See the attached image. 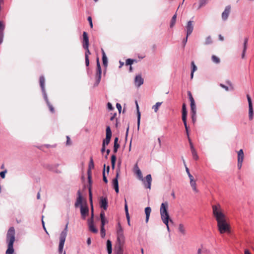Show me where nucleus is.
I'll return each mask as SVG.
<instances>
[{"mask_svg": "<svg viewBox=\"0 0 254 254\" xmlns=\"http://www.w3.org/2000/svg\"><path fill=\"white\" fill-rule=\"evenodd\" d=\"M190 110L191 113H196L195 101L190 102Z\"/></svg>", "mask_w": 254, "mask_h": 254, "instance_id": "nucleus-32", "label": "nucleus"}, {"mask_svg": "<svg viewBox=\"0 0 254 254\" xmlns=\"http://www.w3.org/2000/svg\"><path fill=\"white\" fill-rule=\"evenodd\" d=\"M7 172V171L5 170L3 171L0 172V176L1 178L3 179L5 178V174Z\"/></svg>", "mask_w": 254, "mask_h": 254, "instance_id": "nucleus-48", "label": "nucleus"}, {"mask_svg": "<svg viewBox=\"0 0 254 254\" xmlns=\"http://www.w3.org/2000/svg\"><path fill=\"white\" fill-rule=\"evenodd\" d=\"M87 20L88 21H89V24H90V26L91 28H92L93 27V23H92V18L90 16H89L87 18Z\"/></svg>", "mask_w": 254, "mask_h": 254, "instance_id": "nucleus-50", "label": "nucleus"}, {"mask_svg": "<svg viewBox=\"0 0 254 254\" xmlns=\"http://www.w3.org/2000/svg\"><path fill=\"white\" fill-rule=\"evenodd\" d=\"M248 42V38H245V40H244V44H243V53L242 54V58L243 59L244 58L245 56V53H246L247 48Z\"/></svg>", "mask_w": 254, "mask_h": 254, "instance_id": "nucleus-22", "label": "nucleus"}, {"mask_svg": "<svg viewBox=\"0 0 254 254\" xmlns=\"http://www.w3.org/2000/svg\"><path fill=\"white\" fill-rule=\"evenodd\" d=\"M107 249L108 254H111L112 252V243L109 240L107 241Z\"/></svg>", "mask_w": 254, "mask_h": 254, "instance_id": "nucleus-29", "label": "nucleus"}, {"mask_svg": "<svg viewBox=\"0 0 254 254\" xmlns=\"http://www.w3.org/2000/svg\"><path fill=\"white\" fill-rule=\"evenodd\" d=\"M101 73H102L101 68H97L96 75V83H95V85H96V86H97L100 82L101 78Z\"/></svg>", "mask_w": 254, "mask_h": 254, "instance_id": "nucleus-20", "label": "nucleus"}, {"mask_svg": "<svg viewBox=\"0 0 254 254\" xmlns=\"http://www.w3.org/2000/svg\"><path fill=\"white\" fill-rule=\"evenodd\" d=\"M212 61L215 64H219L220 63V59L219 58L215 55H213L211 57Z\"/></svg>", "mask_w": 254, "mask_h": 254, "instance_id": "nucleus-37", "label": "nucleus"}, {"mask_svg": "<svg viewBox=\"0 0 254 254\" xmlns=\"http://www.w3.org/2000/svg\"><path fill=\"white\" fill-rule=\"evenodd\" d=\"M15 240V231L13 227H11L7 231L6 236V243L7 245V249L5 254H13L14 250L13 244Z\"/></svg>", "mask_w": 254, "mask_h": 254, "instance_id": "nucleus-2", "label": "nucleus"}, {"mask_svg": "<svg viewBox=\"0 0 254 254\" xmlns=\"http://www.w3.org/2000/svg\"><path fill=\"white\" fill-rule=\"evenodd\" d=\"M143 82L144 80L142 78L141 75H137L135 76L134 79V84L136 87H140L142 84H143Z\"/></svg>", "mask_w": 254, "mask_h": 254, "instance_id": "nucleus-17", "label": "nucleus"}, {"mask_svg": "<svg viewBox=\"0 0 254 254\" xmlns=\"http://www.w3.org/2000/svg\"><path fill=\"white\" fill-rule=\"evenodd\" d=\"M3 33H0V45L2 43L3 41Z\"/></svg>", "mask_w": 254, "mask_h": 254, "instance_id": "nucleus-55", "label": "nucleus"}, {"mask_svg": "<svg viewBox=\"0 0 254 254\" xmlns=\"http://www.w3.org/2000/svg\"><path fill=\"white\" fill-rule=\"evenodd\" d=\"M186 30L187 37H189V36L192 33L193 30V25L192 21L190 20L187 22L186 26Z\"/></svg>", "mask_w": 254, "mask_h": 254, "instance_id": "nucleus-15", "label": "nucleus"}, {"mask_svg": "<svg viewBox=\"0 0 254 254\" xmlns=\"http://www.w3.org/2000/svg\"><path fill=\"white\" fill-rule=\"evenodd\" d=\"M212 213L217 222L218 229L220 234L230 233V226L226 221V217L220 204L212 206Z\"/></svg>", "mask_w": 254, "mask_h": 254, "instance_id": "nucleus-1", "label": "nucleus"}, {"mask_svg": "<svg viewBox=\"0 0 254 254\" xmlns=\"http://www.w3.org/2000/svg\"><path fill=\"white\" fill-rule=\"evenodd\" d=\"M116 161V156L115 155L113 154L111 156V164H112V167L113 169H114L115 168Z\"/></svg>", "mask_w": 254, "mask_h": 254, "instance_id": "nucleus-35", "label": "nucleus"}, {"mask_svg": "<svg viewBox=\"0 0 254 254\" xmlns=\"http://www.w3.org/2000/svg\"><path fill=\"white\" fill-rule=\"evenodd\" d=\"M67 226H68V223L66 224V225L65 227V228L61 232V233L60 234V243H59V252L60 254H62L63 251L64 244L66 237L67 236Z\"/></svg>", "mask_w": 254, "mask_h": 254, "instance_id": "nucleus-8", "label": "nucleus"}, {"mask_svg": "<svg viewBox=\"0 0 254 254\" xmlns=\"http://www.w3.org/2000/svg\"><path fill=\"white\" fill-rule=\"evenodd\" d=\"M91 243V240L90 238H88L87 240V244L88 245H90Z\"/></svg>", "mask_w": 254, "mask_h": 254, "instance_id": "nucleus-62", "label": "nucleus"}, {"mask_svg": "<svg viewBox=\"0 0 254 254\" xmlns=\"http://www.w3.org/2000/svg\"><path fill=\"white\" fill-rule=\"evenodd\" d=\"M116 107L118 109L119 112L120 113L121 112V110H122V106H121V104L119 103H117Z\"/></svg>", "mask_w": 254, "mask_h": 254, "instance_id": "nucleus-53", "label": "nucleus"}, {"mask_svg": "<svg viewBox=\"0 0 254 254\" xmlns=\"http://www.w3.org/2000/svg\"><path fill=\"white\" fill-rule=\"evenodd\" d=\"M188 95L190 102L194 101V99L191 94V92L190 91L188 92Z\"/></svg>", "mask_w": 254, "mask_h": 254, "instance_id": "nucleus-47", "label": "nucleus"}, {"mask_svg": "<svg viewBox=\"0 0 254 254\" xmlns=\"http://www.w3.org/2000/svg\"><path fill=\"white\" fill-rule=\"evenodd\" d=\"M244 157V152L241 149L238 152V162H243Z\"/></svg>", "mask_w": 254, "mask_h": 254, "instance_id": "nucleus-25", "label": "nucleus"}, {"mask_svg": "<svg viewBox=\"0 0 254 254\" xmlns=\"http://www.w3.org/2000/svg\"><path fill=\"white\" fill-rule=\"evenodd\" d=\"M107 107L109 110H112L113 109V107L112 104L109 102L107 104Z\"/></svg>", "mask_w": 254, "mask_h": 254, "instance_id": "nucleus-54", "label": "nucleus"}, {"mask_svg": "<svg viewBox=\"0 0 254 254\" xmlns=\"http://www.w3.org/2000/svg\"><path fill=\"white\" fill-rule=\"evenodd\" d=\"M94 167V165L93 160L92 158L91 157V158H90V162H89V166H88L89 168H88V170L87 171L88 179V182L89 183H91V170L92 169H93Z\"/></svg>", "mask_w": 254, "mask_h": 254, "instance_id": "nucleus-13", "label": "nucleus"}, {"mask_svg": "<svg viewBox=\"0 0 254 254\" xmlns=\"http://www.w3.org/2000/svg\"><path fill=\"white\" fill-rule=\"evenodd\" d=\"M190 148L191 151L195 150L192 142H190Z\"/></svg>", "mask_w": 254, "mask_h": 254, "instance_id": "nucleus-60", "label": "nucleus"}, {"mask_svg": "<svg viewBox=\"0 0 254 254\" xmlns=\"http://www.w3.org/2000/svg\"><path fill=\"white\" fill-rule=\"evenodd\" d=\"M105 218V214L104 211H102L100 213V219H103Z\"/></svg>", "mask_w": 254, "mask_h": 254, "instance_id": "nucleus-51", "label": "nucleus"}, {"mask_svg": "<svg viewBox=\"0 0 254 254\" xmlns=\"http://www.w3.org/2000/svg\"><path fill=\"white\" fill-rule=\"evenodd\" d=\"M136 62L135 60H132V59H128L126 61V64L127 65H131L133 63V62Z\"/></svg>", "mask_w": 254, "mask_h": 254, "instance_id": "nucleus-39", "label": "nucleus"}, {"mask_svg": "<svg viewBox=\"0 0 254 254\" xmlns=\"http://www.w3.org/2000/svg\"><path fill=\"white\" fill-rule=\"evenodd\" d=\"M118 177H119V173H117L116 177L115 179L113 180L112 181V186L115 190V191L117 193L119 192V183H118Z\"/></svg>", "mask_w": 254, "mask_h": 254, "instance_id": "nucleus-18", "label": "nucleus"}, {"mask_svg": "<svg viewBox=\"0 0 254 254\" xmlns=\"http://www.w3.org/2000/svg\"><path fill=\"white\" fill-rule=\"evenodd\" d=\"M243 162H238V167L239 169H240L242 166Z\"/></svg>", "mask_w": 254, "mask_h": 254, "instance_id": "nucleus-59", "label": "nucleus"}, {"mask_svg": "<svg viewBox=\"0 0 254 254\" xmlns=\"http://www.w3.org/2000/svg\"><path fill=\"white\" fill-rule=\"evenodd\" d=\"M106 235V231L104 227H101V236L102 238H104Z\"/></svg>", "mask_w": 254, "mask_h": 254, "instance_id": "nucleus-44", "label": "nucleus"}, {"mask_svg": "<svg viewBox=\"0 0 254 254\" xmlns=\"http://www.w3.org/2000/svg\"><path fill=\"white\" fill-rule=\"evenodd\" d=\"M190 185L194 191L196 192L198 191V190L196 189L195 181L194 180L190 181Z\"/></svg>", "mask_w": 254, "mask_h": 254, "instance_id": "nucleus-31", "label": "nucleus"}, {"mask_svg": "<svg viewBox=\"0 0 254 254\" xmlns=\"http://www.w3.org/2000/svg\"><path fill=\"white\" fill-rule=\"evenodd\" d=\"M168 203L167 202H163L161 204L160 212L162 222L166 225L168 231H170L169 221L170 216L168 212Z\"/></svg>", "mask_w": 254, "mask_h": 254, "instance_id": "nucleus-3", "label": "nucleus"}, {"mask_svg": "<svg viewBox=\"0 0 254 254\" xmlns=\"http://www.w3.org/2000/svg\"><path fill=\"white\" fill-rule=\"evenodd\" d=\"M112 137V131L109 126H107L106 127V136L105 139L103 141V146H106L108 145L111 140Z\"/></svg>", "mask_w": 254, "mask_h": 254, "instance_id": "nucleus-10", "label": "nucleus"}, {"mask_svg": "<svg viewBox=\"0 0 254 254\" xmlns=\"http://www.w3.org/2000/svg\"><path fill=\"white\" fill-rule=\"evenodd\" d=\"M83 47L86 50L85 53V64L87 66L89 65V56L91 54V53L89 50V38L86 32L83 33Z\"/></svg>", "mask_w": 254, "mask_h": 254, "instance_id": "nucleus-4", "label": "nucleus"}, {"mask_svg": "<svg viewBox=\"0 0 254 254\" xmlns=\"http://www.w3.org/2000/svg\"><path fill=\"white\" fill-rule=\"evenodd\" d=\"M102 61L103 64L105 67H107L108 65V59L106 56L105 53L103 49H102Z\"/></svg>", "mask_w": 254, "mask_h": 254, "instance_id": "nucleus-24", "label": "nucleus"}, {"mask_svg": "<svg viewBox=\"0 0 254 254\" xmlns=\"http://www.w3.org/2000/svg\"><path fill=\"white\" fill-rule=\"evenodd\" d=\"M247 97L249 103V118L250 120H252L253 119L254 115L252 101L249 95H247Z\"/></svg>", "mask_w": 254, "mask_h": 254, "instance_id": "nucleus-11", "label": "nucleus"}, {"mask_svg": "<svg viewBox=\"0 0 254 254\" xmlns=\"http://www.w3.org/2000/svg\"><path fill=\"white\" fill-rule=\"evenodd\" d=\"M80 213H81V215L82 218L83 219H85L86 216L89 213V209H88L86 204H85L84 205H81Z\"/></svg>", "mask_w": 254, "mask_h": 254, "instance_id": "nucleus-12", "label": "nucleus"}, {"mask_svg": "<svg viewBox=\"0 0 254 254\" xmlns=\"http://www.w3.org/2000/svg\"><path fill=\"white\" fill-rule=\"evenodd\" d=\"M209 254L210 251L206 248L203 247L202 246H201L200 248H199L197 251V254Z\"/></svg>", "mask_w": 254, "mask_h": 254, "instance_id": "nucleus-21", "label": "nucleus"}, {"mask_svg": "<svg viewBox=\"0 0 254 254\" xmlns=\"http://www.w3.org/2000/svg\"><path fill=\"white\" fill-rule=\"evenodd\" d=\"M100 207L103 208L104 210L107 209L108 207V201L106 197H101L100 200Z\"/></svg>", "mask_w": 254, "mask_h": 254, "instance_id": "nucleus-19", "label": "nucleus"}, {"mask_svg": "<svg viewBox=\"0 0 254 254\" xmlns=\"http://www.w3.org/2000/svg\"><path fill=\"white\" fill-rule=\"evenodd\" d=\"M134 167L136 170V174L138 176L139 179L143 182L144 187L147 189H150L152 182V177L151 175H147L145 177V179H144L142 178L141 172L137 165H135Z\"/></svg>", "mask_w": 254, "mask_h": 254, "instance_id": "nucleus-5", "label": "nucleus"}, {"mask_svg": "<svg viewBox=\"0 0 254 254\" xmlns=\"http://www.w3.org/2000/svg\"><path fill=\"white\" fill-rule=\"evenodd\" d=\"M212 43V40L210 36L207 37L204 43L205 45H209Z\"/></svg>", "mask_w": 254, "mask_h": 254, "instance_id": "nucleus-38", "label": "nucleus"}, {"mask_svg": "<svg viewBox=\"0 0 254 254\" xmlns=\"http://www.w3.org/2000/svg\"><path fill=\"white\" fill-rule=\"evenodd\" d=\"M92 214H91V218L90 219H89L88 221L89 228L90 231L96 233L98 232V230L95 227L94 225V222H93V208L92 206Z\"/></svg>", "mask_w": 254, "mask_h": 254, "instance_id": "nucleus-9", "label": "nucleus"}, {"mask_svg": "<svg viewBox=\"0 0 254 254\" xmlns=\"http://www.w3.org/2000/svg\"><path fill=\"white\" fill-rule=\"evenodd\" d=\"M136 108L137 109V128L138 129L139 128L140 121V113L139 111L138 106V104L136 102Z\"/></svg>", "mask_w": 254, "mask_h": 254, "instance_id": "nucleus-30", "label": "nucleus"}, {"mask_svg": "<svg viewBox=\"0 0 254 254\" xmlns=\"http://www.w3.org/2000/svg\"><path fill=\"white\" fill-rule=\"evenodd\" d=\"M162 102H157L155 105H153L152 107V109L154 110L155 113L157 112L159 107L162 104Z\"/></svg>", "mask_w": 254, "mask_h": 254, "instance_id": "nucleus-33", "label": "nucleus"}, {"mask_svg": "<svg viewBox=\"0 0 254 254\" xmlns=\"http://www.w3.org/2000/svg\"><path fill=\"white\" fill-rule=\"evenodd\" d=\"M187 111L185 104L182 106V120H187Z\"/></svg>", "mask_w": 254, "mask_h": 254, "instance_id": "nucleus-26", "label": "nucleus"}, {"mask_svg": "<svg viewBox=\"0 0 254 254\" xmlns=\"http://www.w3.org/2000/svg\"><path fill=\"white\" fill-rule=\"evenodd\" d=\"M191 153H192V157H193V158L195 160H197L198 159V156L197 154V152L196 151V150H193V151H191Z\"/></svg>", "mask_w": 254, "mask_h": 254, "instance_id": "nucleus-43", "label": "nucleus"}, {"mask_svg": "<svg viewBox=\"0 0 254 254\" xmlns=\"http://www.w3.org/2000/svg\"><path fill=\"white\" fill-rule=\"evenodd\" d=\"M191 71L192 72H194L197 70V67L195 65L194 62H191Z\"/></svg>", "mask_w": 254, "mask_h": 254, "instance_id": "nucleus-40", "label": "nucleus"}, {"mask_svg": "<svg viewBox=\"0 0 254 254\" xmlns=\"http://www.w3.org/2000/svg\"><path fill=\"white\" fill-rule=\"evenodd\" d=\"M220 86L222 87L223 88L225 89L226 91H228L229 90L228 87H227V86H226V85H225L224 84H220Z\"/></svg>", "mask_w": 254, "mask_h": 254, "instance_id": "nucleus-56", "label": "nucleus"}, {"mask_svg": "<svg viewBox=\"0 0 254 254\" xmlns=\"http://www.w3.org/2000/svg\"><path fill=\"white\" fill-rule=\"evenodd\" d=\"M101 227H104L105 224L108 222V221L106 219V218L103 219H101Z\"/></svg>", "mask_w": 254, "mask_h": 254, "instance_id": "nucleus-49", "label": "nucleus"}, {"mask_svg": "<svg viewBox=\"0 0 254 254\" xmlns=\"http://www.w3.org/2000/svg\"><path fill=\"white\" fill-rule=\"evenodd\" d=\"M117 242L119 248H122L125 243V238L124 234V230L120 223H118L117 228Z\"/></svg>", "mask_w": 254, "mask_h": 254, "instance_id": "nucleus-6", "label": "nucleus"}, {"mask_svg": "<svg viewBox=\"0 0 254 254\" xmlns=\"http://www.w3.org/2000/svg\"><path fill=\"white\" fill-rule=\"evenodd\" d=\"M66 138H67V140H66V145H70L71 144V142L70 141V138L68 136H66Z\"/></svg>", "mask_w": 254, "mask_h": 254, "instance_id": "nucleus-57", "label": "nucleus"}, {"mask_svg": "<svg viewBox=\"0 0 254 254\" xmlns=\"http://www.w3.org/2000/svg\"><path fill=\"white\" fill-rule=\"evenodd\" d=\"M118 138L116 137L114 140V153H116L118 151V148L120 147V145L118 143Z\"/></svg>", "mask_w": 254, "mask_h": 254, "instance_id": "nucleus-28", "label": "nucleus"}, {"mask_svg": "<svg viewBox=\"0 0 254 254\" xmlns=\"http://www.w3.org/2000/svg\"><path fill=\"white\" fill-rule=\"evenodd\" d=\"M77 197L76 198V201L75 202L74 205L75 207H81V205H83L82 204V197L80 190H78L77 191Z\"/></svg>", "mask_w": 254, "mask_h": 254, "instance_id": "nucleus-14", "label": "nucleus"}, {"mask_svg": "<svg viewBox=\"0 0 254 254\" xmlns=\"http://www.w3.org/2000/svg\"><path fill=\"white\" fill-rule=\"evenodd\" d=\"M196 113H191V119L192 122L194 123L196 120Z\"/></svg>", "mask_w": 254, "mask_h": 254, "instance_id": "nucleus-45", "label": "nucleus"}, {"mask_svg": "<svg viewBox=\"0 0 254 254\" xmlns=\"http://www.w3.org/2000/svg\"><path fill=\"white\" fill-rule=\"evenodd\" d=\"M176 18H177V14H175L173 16L172 19L171 20L170 25V27H173L174 26V25L176 23Z\"/></svg>", "mask_w": 254, "mask_h": 254, "instance_id": "nucleus-34", "label": "nucleus"}, {"mask_svg": "<svg viewBox=\"0 0 254 254\" xmlns=\"http://www.w3.org/2000/svg\"><path fill=\"white\" fill-rule=\"evenodd\" d=\"M178 231L182 235H186V232L184 225L183 224H180L178 226Z\"/></svg>", "mask_w": 254, "mask_h": 254, "instance_id": "nucleus-27", "label": "nucleus"}, {"mask_svg": "<svg viewBox=\"0 0 254 254\" xmlns=\"http://www.w3.org/2000/svg\"><path fill=\"white\" fill-rule=\"evenodd\" d=\"M101 68V66L100 64L99 58H98L97 59V68Z\"/></svg>", "mask_w": 254, "mask_h": 254, "instance_id": "nucleus-58", "label": "nucleus"}, {"mask_svg": "<svg viewBox=\"0 0 254 254\" xmlns=\"http://www.w3.org/2000/svg\"><path fill=\"white\" fill-rule=\"evenodd\" d=\"M125 210L126 213H127L128 212V207H127V201H126V199H125Z\"/></svg>", "mask_w": 254, "mask_h": 254, "instance_id": "nucleus-52", "label": "nucleus"}, {"mask_svg": "<svg viewBox=\"0 0 254 254\" xmlns=\"http://www.w3.org/2000/svg\"><path fill=\"white\" fill-rule=\"evenodd\" d=\"M188 176L189 177L190 181H192V180H194L193 176L190 174H189L188 175Z\"/></svg>", "mask_w": 254, "mask_h": 254, "instance_id": "nucleus-64", "label": "nucleus"}, {"mask_svg": "<svg viewBox=\"0 0 254 254\" xmlns=\"http://www.w3.org/2000/svg\"><path fill=\"white\" fill-rule=\"evenodd\" d=\"M117 254H123L122 248H119Z\"/></svg>", "mask_w": 254, "mask_h": 254, "instance_id": "nucleus-61", "label": "nucleus"}, {"mask_svg": "<svg viewBox=\"0 0 254 254\" xmlns=\"http://www.w3.org/2000/svg\"><path fill=\"white\" fill-rule=\"evenodd\" d=\"M105 166H106V165H105V164H104V168H105ZM105 169H104V170H103V181H104V182L105 183H107L108 182V180H107V178L105 176Z\"/></svg>", "mask_w": 254, "mask_h": 254, "instance_id": "nucleus-46", "label": "nucleus"}, {"mask_svg": "<svg viewBox=\"0 0 254 254\" xmlns=\"http://www.w3.org/2000/svg\"><path fill=\"white\" fill-rule=\"evenodd\" d=\"M183 121L185 127V129H186V133H187V136H189V129H188V127L187 124V120H183Z\"/></svg>", "mask_w": 254, "mask_h": 254, "instance_id": "nucleus-42", "label": "nucleus"}, {"mask_svg": "<svg viewBox=\"0 0 254 254\" xmlns=\"http://www.w3.org/2000/svg\"><path fill=\"white\" fill-rule=\"evenodd\" d=\"M151 212V208L150 207H147L145 208V213L146 215L145 222L147 223L149 220V216Z\"/></svg>", "mask_w": 254, "mask_h": 254, "instance_id": "nucleus-23", "label": "nucleus"}, {"mask_svg": "<svg viewBox=\"0 0 254 254\" xmlns=\"http://www.w3.org/2000/svg\"><path fill=\"white\" fill-rule=\"evenodd\" d=\"M231 7L230 5L227 6L224 11L222 13V18L223 20L227 19L230 13Z\"/></svg>", "mask_w": 254, "mask_h": 254, "instance_id": "nucleus-16", "label": "nucleus"}, {"mask_svg": "<svg viewBox=\"0 0 254 254\" xmlns=\"http://www.w3.org/2000/svg\"><path fill=\"white\" fill-rule=\"evenodd\" d=\"M5 28V25L3 22L1 21H0V33H3V31Z\"/></svg>", "mask_w": 254, "mask_h": 254, "instance_id": "nucleus-41", "label": "nucleus"}, {"mask_svg": "<svg viewBox=\"0 0 254 254\" xmlns=\"http://www.w3.org/2000/svg\"><path fill=\"white\" fill-rule=\"evenodd\" d=\"M208 0H199V6L198 9L200 8L201 7L204 6L207 2Z\"/></svg>", "mask_w": 254, "mask_h": 254, "instance_id": "nucleus-36", "label": "nucleus"}, {"mask_svg": "<svg viewBox=\"0 0 254 254\" xmlns=\"http://www.w3.org/2000/svg\"><path fill=\"white\" fill-rule=\"evenodd\" d=\"M40 87H41L42 91V93H43V95L44 99L46 101L47 104L48 106L50 111L52 113H54V108L53 107V106L50 103V102L48 100V99L47 95L46 93V91H45V78L43 76H41L40 77Z\"/></svg>", "mask_w": 254, "mask_h": 254, "instance_id": "nucleus-7", "label": "nucleus"}, {"mask_svg": "<svg viewBox=\"0 0 254 254\" xmlns=\"http://www.w3.org/2000/svg\"><path fill=\"white\" fill-rule=\"evenodd\" d=\"M188 37H187V35H186V38L183 40V43H184V45H186V43H187V41H188Z\"/></svg>", "mask_w": 254, "mask_h": 254, "instance_id": "nucleus-63", "label": "nucleus"}]
</instances>
